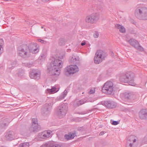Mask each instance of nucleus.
Returning <instances> with one entry per match:
<instances>
[{"mask_svg":"<svg viewBox=\"0 0 147 147\" xmlns=\"http://www.w3.org/2000/svg\"><path fill=\"white\" fill-rule=\"evenodd\" d=\"M61 61L56 58L54 59L50 65L48 66L49 72L52 75L58 76L60 73V69L62 67Z\"/></svg>","mask_w":147,"mask_h":147,"instance_id":"1","label":"nucleus"},{"mask_svg":"<svg viewBox=\"0 0 147 147\" xmlns=\"http://www.w3.org/2000/svg\"><path fill=\"white\" fill-rule=\"evenodd\" d=\"M134 74L131 72H128L126 74H123L120 78V81L122 82L128 83L129 85L135 86V83L134 82Z\"/></svg>","mask_w":147,"mask_h":147,"instance_id":"2","label":"nucleus"},{"mask_svg":"<svg viewBox=\"0 0 147 147\" xmlns=\"http://www.w3.org/2000/svg\"><path fill=\"white\" fill-rule=\"evenodd\" d=\"M18 53L19 56L25 58L29 57L30 51L28 47L26 45H23L18 48Z\"/></svg>","mask_w":147,"mask_h":147,"instance_id":"3","label":"nucleus"},{"mask_svg":"<svg viewBox=\"0 0 147 147\" xmlns=\"http://www.w3.org/2000/svg\"><path fill=\"white\" fill-rule=\"evenodd\" d=\"M107 55L105 52L102 50H98L94 58L95 63L96 64L100 63L106 57Z\"/></svg>","mask_w":147,"mask_h":147,"instance_id":"4","label":"nucleus"},{"mask_svg":"<svg viewBox=\"0 0 147 147\" xmlns=\"http://www.w3.org/2000/svg\"><path fill=\"white\" fill-rule=\"evenodd\" d=\"M68 109L67 104H62L57 108V113L58 116L60 118L64 117Z\"/></svg>","mask_w":147,"mask_h":147,"instance_id":"5","label":"nucleus"},{"mask_svg":"<svg viewBox=\"0 0 147 147\" xmlns=\"http://www.w3.org/2000/svg\"><path fill=\"white\" fill-rule=\"evenodd\" d=\"M99 14L94 13L86 17L85 21L86 23L93 24L96 22L99 19Z\"/></svg>","mask_w":147,"mask_h":147,"instance_id":"6","label":"nucleus"},{"mask_svg":"<svg viewBox=\"0 0 147 147\" xmlns=\"http://www.w3.org/2000/svg\"><path fill=\"white\" fill-rule=\"evenodd\" d=\"M113 90V84L111 82H107L105 83L102 89L103 92L108 94H111Z\"/></svg>","mask_w":147,"mask_h":147,"instance_id":"7","label":"nucleus"},{"mask_svg":"<svg viewBox=\"0 0 147 147\" xmlns=\"http://www.w3.org/2000/svg\"><path fill=\"white\" fill-rule=\"evenodd\" d=\"M147 10V8L144 6L138 7L135 10V14L136 17L138 19L142 20L145 13Z\"/></svg>","mask_w":147,"mask_h":147,"instance_id":"8","label":"nucleus"},{"mask_svg":"<svg viewBox=\"0 0 147 147\" xmlns=\"http://www.w3.org/2000/svg\"><path fill=\"white\" fill-rule=\"evenodd\" d=\"M66 70L65 74L67 76L73 74L79 70L78 67L76 65H71L67 66L66 67Z\"/></svg>","mask_w":147,"mask_h":147,"instance_id":"9","label":"nucleus"},{"mask_svg":"<svg viewBox=\"0 0 147 147\" xmlns=\"http://www.w3.org/2000/svg\"><path fill=\"white\" fill-rule=\"evenodd\" d=\"M5 137L6 140L9 141H11L15 139H17L18 137L16 133L11 131L7 132L5 133Z\"/></svg>","mask_w":147,"mask_h":147,"instance_id":"10","label":"nucleus"},{"mask_svg":"<svg viewBox=\"0 0 147 147\" xmlns=\"http://www.w3.org/2000/svg\"><path fill=\"white\" fill-rule=\"evenodd\" d=\"M41 74L40 71L38 70H31L30 74V77L32 79L38 80L40 79Z\"/></svg>","mask_w":147,"mask_h":147,"instance_id":"11","label":"nucleus"},{"mask_svg":"<svg viewBox=\"0 0 147 147\" xmlns=\"http://www.w3.org/2000/svg\"><path fill=\"white\" fill-rule=\"evenodd\" d=\"M32 127L31 128V130L34 132L38 131L40 129V128L38 124L37 119L34 118L32 120Z\"/></svg>","mask_w":147,"mask_h":147,"instance_id":"12","label":"nucleus"},{"mask_svg":"<svg viewBox=\"0 0 147 147\" xmlns=\"http://www.w3.org/2000/svg\"><path fill=\"white\" fill-rule=\"evenodd\" d=\"M30 53H36L39 51V46L36 43H30L28 46Z\"/></svg>","mask_w":147,"mask_h":147,"instance_id":"13","label":"nucleus"},{"mask_svg":"<svg viewBox=\"0 0 147 147\" xmlns=\"http://www.w3.org/2000/svg\"><path fill=\"white\" fill-rule=\"evenodd\" d=\"M52 133L51 131L49 130L45 131L38 134V138L42 139H44L50 137Z\"/></svg>","mask_w":147,"mask_h":147,"instance_id":"14","label":"nucleus"},{"mask_svg":"<svg viewBox=\"0 0 147 147\" xmlns=\"http://www.w3.org/2000/svg\"><path fill=\"white\" fill-rule=\"evenodd\" d=\"M69 61L71 63L78 64L80 62L79 57L77 55L74 54L70 57Z\"/></svg>","mask_w":147,"mask_h":147,"instance_id":"15","label":"nucleus"},{"mask_svg":"<svg viewBox=\"0 0 147 147\" xmlns=\"http://www.w3.org/2000/svg\"><path fill=\"white\" fill-rule=\"evenodd\" d=\"M52 104V103L46 104L44 107L43 111L44 112L43 114L45 115L49 113L51 109Z\"/></svg>","mask_w":147,"mask_h":147,"instance_id":"16","label":"nucleus"},{"mask_svg":"<svg viewBox=\"0 0 147 147\" xmlns=\"http://www.w3.org/2000/svg\"><path fill=\"white\" fill-rule=\"evenodd\" d=\"M139 117L141 119L147 120V110L142 109L139 112Z\"/></svg>","mask_w":147,"mask_h":147,"instance_id":"17","label":"nucleus"},{"mask_svg":"<svg viewBox=\"0 0 147 147\" xmlns=\"http://www.w3.org/2000/svg\"><path fill=\"white\" fill-rule=\"evenodd\" d=\"M105 105L109 108H114L115 107L117 104L115 102L111 101H105L104 102Z\"/></svg>","mask_w":147,"mask_h":147,"instance_id":"18","label":"nucleus"},{"mask_svg":"<svg viewBox=\"0 0 147 147\" xmlns=\"http://www.w3.org/2000/svg\"><path fill=\"white\" fill-rule=\"evenodd\" d=\"M88 102V101L85 99L79 100H76L74 102V105L75 107H77Z\"/></svg>","mask_w":147,"mask_h":147,"instance_id":"19","label":"nucleus"},{"mask_svg":"<svg viewBox=\"0 0 147 147\" xmlns=\"http://www.w3.org/2000/svg\"><path fill=\"white\" fill-rule=\"evenodd\" d=\"M126 41L128 42L129 44L135 47L139 44V42L137 40L134 38H130L128 40L127 38L126 39Z\"/></svg>","mask_w":147,"mask_h":147,"instance_id":"20","label":"nucleus"},{"mask_svg":"<svg viewBox=\"0 0 147 147\" xmlns=\"http://www.w3.org/2000/svg\"><path fill=\"white\" fill-rule=\"evenodd\" d=\"M47 93L52 94L57 92L59 90V89L56 88L55 87H53L52 88L47 89Z\"/></svg>","mask_w":147,"mask_h":147,"instance_id":"21","label":"nucleus"},{"mask_svg":"<svg viewBox=\"0 0 147 147\" xmlns=\"http://www.w3.org/2000/svg\"><path fill=\"white\" fill-rule=\"evenodd\" d=\"M8 122L7 119H4L0 122V127L2 128H5L8 125Z\"/></svg>","mask_w":147,"mask_h":147,"instance_id":"22","label":"nucleus"},{"mask_svg":"<svg viewBox=\"0 0 147 147\" xmlns=\"http://www.w3.org/2000/svg\"><path fill=\"white\" fill-rule=\"evenodd\" d=\"M16 62L15 61H9L8 63V67L10 69H12L15 67L16 65Z\"/></svg>","mask_w":147,"mask_h":147,"instance_id":"23","label":"nucleus"},{"mask_svg":"<svg viewBox=\"0 0 147 147\" xmlns=\"http://www.w3.org/2000/svg\"><path fill=\"white\" fill-rule=\"evenodd\" d=\"M4 45L3 40L2 39H0V55L3 53V46Z\"/></svg>","mask_w":147,"mask_h":147,"instance_id":"24","label":"nucleus"},{"mask_svg":"<svg viewBox=\"0 0 147 147\" xmlns=\"http://www.w3.org/2000/svg\"><path fill=\"white\" fill-rule=\"evenodd\" d=\"M135 48L137 50H138L139 51L141 52H143L144 51V48L139 44L137 45L135 47Z\"/></svg>","mask_w":147,"mask_h":147,"instance_id":"25","label":"nucleus"},{"mask_svg":"<svg viewBox=\"0 0 147 147\" xmlns=\"http://www.w3.org/2000/svg\"><path fill=\"white\" fill-rule=\"evenodd\" d=\"M123 95L125 98L128 99L130 98L132 95L131 93L125 92L123 94Z\"/></svg>","mask_w":147,"mask_h":147,"instance_id":"26","label":"nucleus"},{"mask_svg":"<svg viewBox=\"0 0 147 147\" xmlns=\"http://www.w3.org/2000/svg\"><path fill=\"white\" fill-rule=\"evenodd\" d=\"M68 93L67 91L66 90H65L64 92L62 93L61 95L60 96V98L61 99H63L67 95Z\"/></svg>","mask_w":147,"mask_h":147,"instance_id":"27","label":"nucleus"},{"mask_svg":"<svg viewBox=\"0 0 147 147\" xmlns=\"http://www.w3.org/2000/svg\"><path fill=\"white\" fill-rule=\"evenodd\" d=\"M29 143L28 142H25L20 144L18 147H28Z\"/></svg>","mask_w":147,"mask_h":147,"instance_id":"28","label":"nucleus"},{"mask_svg":"<svg viewBox=\"0 0 147 147\" xmlns=\"http://www.w3.org/2000/svg\"><path fill=\"white\" fill-rule=\"evenodd\" d=\"M71 139H73L75 136H76V133L75 131L71 132L69 133Z\"/></svg>","mask_w":147,"mask_h":147,"instance_id":"29","label":"nucleus"},{"mask_svg":"<svg viewBox=\"0 0 147 147\" xmlns=\"http://www.w3.org/2000/svg\"><path fill=\"white\" fill-rule=\"evenodd\" d=\"M46 56V54L45 53H42L39 57V59L41 60H44L45 59Z\"/></svg>","mask_w":147,"mask_h":147,"instance_id":"30","label":"nucleus"},{"mask_svg":"<svg viewBox=\"0 0 147 147\" xmlns=\"http://www.w3.org/2000/svg\"><path fill=\"white\" fill-rule=\"evenodd\" d=\"M51 144L52 143L51 142H49L48 143H45V144H43L40 147H50Z\"/></svg>","mask_w":147,"mask_h":147,"instance_id":"31","label":"nucleus"},{"mask_svg":"<svg viewBox=\"0 0 147 147\" xmlns=\"http://www.w3.org/2000/svg\"><path fill=\"white\" fill-rule=\"evenodd\" d=\"M24 65L25 66L28 68L32 67L33 66L32 63H25Z\"/></svg>","mask_w":147,"mask_h":147,"instance_id":"32","label":"nucleus"},{"mask_svg":"<svg viewBox=\"0 0 147 147\" xmlns=\"http://www.w3.org/2000/svg\"><path fill=\"white\" fill-rule=\"evenodd\" d=\"M64 40L63 39H60L59 42V44L60 45H62L64 44Z\"/></svg>","mask_w":147,"mask_h":147,"instance_id":"33","label":"nucleus"},{"mask_svg":"<svg viewBox=\"0 0 147 147\" xmlns=\"http://www.w3.org/2000/svg\"><path fill=\"white\" fill-rule=\"evenodd\" d=\"M142 20H147V10L146 12L145 13Z\"/></svg>","mask_w":147,"mask_h":147,"instance_id":"34","label":"nucleus"},{"mask_svg":"<svg viewBox=\"0 0 147 147\" xmlns=\"http://www.w3.org/2000/svg\"><path fill=\"white\" fill-rule=\"evenodd\" d=\"M95 92V89L94 88L90 89L88 92V93L91 94L94 93Z\"/></svg>","mask_w":147,"mask_h":147,"instance_id":"35","label":"nucleus"},{"mask_svg":"<svg viewBox=\"0 0 147 147\" xmlns=\"http://www.w3.org/2000/svg\"><path fill=\"white\" fill-rule=\"evenodd\" d=\"M65 138L67 140L71 139V137L69 133L67 134H65L64 136Z\"/></svg>","mask_w":147,"mask_h":147,"instance_id":"36","label":"nucleus"},{"mask_svg":"<svg viewBox=\"0 0 147 147\" xmlns=\"http://www.w3.org/2000/svg\"><path fill=\"white\" fill-rule=\"evenodd\" d=\"M119 31L121 33H124L125 32V29L124 27L123 26L121 29L119 30Z\"/></svg>","mask_w":147,"mask_h":147,"instance_id":"37","label":"nucleus"},{"mask_svg":"<svg viewBox=\"0 0 147 147\" xmlns=\"http://www.w3.org/2000/svg\"><path fill=\"white\" fill-rule=\"evenodd\" d=\"M37 40L39 42H40L41 43H43V44H46L47 42L46 41H45L44 40H42L40 38L38 39H37Z\"/></svg>","mask_w":147,"mask_h":147,"instance_id":"38","label":"nucleus"},{"mask_svg":"<svg viewBox=\"0 0 147 147\" xmlns=\"http://www.w3.org/2000/svg\"><path fill=\"white\" fill-rule=\"evenodd\" d=\"M122 26L118 24H117L115 25L116 27L119 30L122 27Z\"/></svg>","mask_w":147,"mask_h":147,"instance_id":"39","label":"nucleus"},{"mask_svg":"<svg viewBox=\"0 0 147 147\" xmlns=\"http://www.w3.org/2000/svg\"><path fill=\"white\" fill-rule=\"evenodd\" d=\"M99 36V34L97 32H95L94 34H93V36L95 38H98Z\"/></svg>","mask_w":147,"mask_h":147,"instance_id":"40","label":"nucleus"},{"mask_svg":"<svg viewBox=\"0 0 147 147\" xmlns=\"http://www.w3.org/2000/svg\"><path fill=\"white\" fill-rule=\"evenodd\" d=\"M50 147H61L58 144H51Z\"/></svg>","mask_w":147,"mask_h":147,"instance_id":"41","label":"nucleus"},{"mask_svg":"<svg viewBox=\"0 0 147 147\" xmlns=\"http://www.w3.org/2000/svg\"><path fill=\"white\" fill-rule=\"evenodd\" d=\"M119 123V122L117 121H113L112 124L114 125H116L118 124Z\"/></svg>","mask_w":147,"mask_h":147,"instance_id":"42","label":"nucleus"},{"mask_svg":"<svg viewBox=\"0 0 147 147\" xmlns=\"http://www.w3.org/2000/svg\"><path fill=\"white\" fill-rule=\"evenodd\" d=\"M127 147H136V146H134L133 145V144L131 143L129 144L128 146H127Z\"/></svg>","mask_w":147,"mask_h":147,"instance_id":"43","label":"nucleus"},{"mask_svg":"<svg viewBox=\"0 0 147 147\" xmlns=\"http://www.w3.org/2000/svg\"><path fill=\"white\" fill-rule=\"evenodd\" d=\"M77 113L79 114L83 115L85 113L84 112H78Z\"/></svg>","mask_w":147,"mask_h":147,"instance_id":"44","label":"nucleus"},{"mask_svg":"<svg viewBox=\"0 0 147 147\" xmlns=\"http://www.w3.org/2000/svg\"><path fill=\"white\" fill-rule=\"evenodd\" d=\"M104 134V132H103V131H102L100 133L99 135L100 136H101L103 135Z\"/></svg>","mask_w":147,"mask_h":147,"instance_id":"45","label":"nucleus"},{"mask_svg":"<svg viewBox=\"0 0 147 147\" xmlns=\"http://www.w3.org/2000/svg\"><path fill=\"white\" fill-rule=\"evenodd\" d=\"M85 44H86V43L85 42H82L81 43V45L82 46H84V45H85Z\"/></svg>","mask_w":147,"mask_h":147,"instance_id":"46","label":"nucleus"},{"mask_svg":"<svg viewBox=\"0 0 147 147\" xmlns=\"http://www.w3.org/2000/svg\"><path fill=\"white\" fill-rule=\"evenodd\" d=\"M22 128H20V132L22 134H23V133L22 132Z\"/></svg>","mask_w":147,"mask_h":147,"instance_id":"47","label":"nucleus"},{"mask_svg":"<svg viewBox=\"0 0 147 147\" xmlns=\"http://www.w3.org/2000/svg\"><path fill=\"white\" fill-rule=\"evenodd\" d=\"M42 1L44 2H47L50 0H41Z\"/></svg>","mask_w":147,"mask_h":147,"instance_id":"48","label":"nucleus"},{"mask_svg":"<svg viewBox=\"0 0 147 147\" xmlns=\"http://www.w3.org/2000/svg\"><path fill=\"white\" fill-rule=\"evenodd\" d=\"M134 136H131L129 137V139L133 138Z\"/></svg>","mask_w":147,"mask_h":147,"instance_id":"49","label":"nucleus"},{"mask_svg":"<svg viewBox=\"0 0 147 147\" xmlns=\"http://www.w3.org/2000/svg\"><path fill=\"white\" fill-rule=\"evenodd\" d=\"M136 141V139H134L133 140V142L134 143Z\"/></svg>","mask_w":147,"mask_h":147,"instance_id":"50","label":"nucleus"},{"mask_svg":"<svg viewBox=\"0 0 147 147\" xmlns=\"http://www.w3.org/2000/svg\"><path fill=\"white\" fill-rule=\"evenodd\" d=\"M41 28H43V26H41Z\"/></svg>","mask_w":147,"mask_h":147,"instance_id":"51","label":"nucleus"},{"mask_svg":"<svg viewBox=\"0 0 147 147\" xmlns=\"http://www.w3.org/2000/svg\"><path fill=\"white\" fill-rule=\"evenodd\" d=\"M44 30L46 31V29L45 28L44 29Z\"/></svg>","mask_w":147,"mask_h":147,"instance_id":"52","label":"nucleus"},{"mask_svg":"<svg viewBox=\"0 0 147 147\" xmlns=\"http://www.w3.org/2000/svg\"><path fill=\"white\" fill-rule=\"evenodd\" d=\"M25 128H24V129H23V131H24V130H25Z\"/></svg>","mask_w":147,"mask_h":147,"instance_id":"53","label":"nucleus"},{"mask_svg":"<svg viewBox=\"0 0 147 147\" xmlns=\"http://www.w3.org/2000/svg\"><path fill=\"white\" fill-rule=\"evenodd\" d=\"M69 51V49L67 51Z\"/></svg>","mask_w":147,"mask_h":147,"instance_id":"54","label":"nucleus"}]
</instances>
